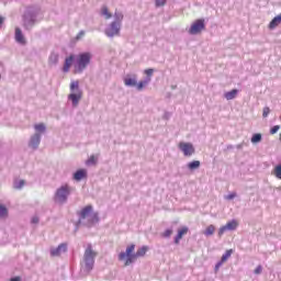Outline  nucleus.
<instances>
[{
  "mask_svg": "<svg viewBox=\"0 0 281 281\" xmlns=\"http://www.w3.org/2000/svg\"><path fill=\"white\" fill-rule=\"evenodd\" d=\"M70 193L71 189L69 188V186H63L57 190L55 194V200L57 201V203H65V201H67V196H69Z\"/></svg>",
  "mask_w": 281,
  "mask_h": 281,
  "instance_id": "423d86ee",
  "label": "nucleus"
},
{
  "mask_svg": "<svg viewBox=\"0 0 281 281\" xmlns=\"http://www.w3.org/2000/svg\"><path fill=\"white\" fill-rule=\"evenodd\" d=\"M144 74H145L146 76H148V78H150V76H153V74H155V69H153V68L146 69V70L144 71Z\"/></svg>",
  "mask_w": 281,
  "mask_h": 281,
  "instance_id": "2f4dec72",
  "label": "nucleus"
},
{
  "mask_svg": "<svg viewBox=\"0 0 281 281\" xmlns=\"http://www.w3.org/2000/svg\"><path fill=\"white\" fill-rule=\"evenodd\" d=\"M203 30H205V20L198 19L191 24V27L189 29V34H192V35L201 34Z\"/></svg>",
  "mask_w": 281,
  "mask_h": 281,
  "instance_id": "0eeeda50",
  "label": "nucleus"
},
{
  "mask_svg": "<svg viewBox=\"0 0 281 281\" xmlns=\"http://www.w3.org/2000/svg\"><path fill=\"white\" fill-rule=\"evenodd\" d=\"M281 23V20L280 18L277 15L274 16L271 22L269 23L268 27L269 30H276V27H278V25H280Z\"/></svg>",
  "mask_w": 281,
  "mask_h": 281,
  "instance_id": "a211bd4d",
  "label": "nucleus"
},
{
  "mask_svg": "<svg viewBox=\"0 0 281 281\" xmlns=\"http://www.w3.org/2000/svg\"><path fill=\"white\" fill-rule=\"evenodd\" d=\"M236 95H238V90L237 89H233V90L226 92L224 94V98H226L227 100H234V98H236Z\"/></svg>",
  "mask_w": 281,
  "mask_h": 281,
  "instance_id": "aec40b11",
  "label": "nucleus"
},
{
  "mask_svg": "<svg viewBox=\"0 0 281 281\" xmlns=\"http://www.w3.org/2000/svg\"><path fill=\"white\" fill-rule=\"evenodd\" d=\"M186 234H188V226H183L181 229L178 231V234L175 238L176 245H179V243L181 241V238H183Z\"/></svg>",
  "mask_w": 281,
  "mask_h": 281,
  "instance_id": "4468645a",
  "label": "nucleus"
},
{
  "mask_svg": "<svg viewBox=\"0 0 281 281\" xmlns=\"http://www.w3.org/2000/svg\"><path fill=\"white\" fill-rule=\"evenodd\" d=\"M280 131V125H274L271 130H270V134L271 135H276V133H278Z\"/></svg>",
  "mask_w": 281,
  "mask_h": 281,
  "instance_id": "7c9ffc66",
  "label": "nucleus"
},
{
  "mask_svg": "<svg viewBox=\"0 0 281 281\" xmlns=\"http://www.w3.org/2000/svg\"><path fill=\"white\" fill-rule=\"evenodd\" d=\"M15 41L16 43H20V45H25L26 43L23 32L19 27H15Z\"/></svg>",
  "mask_w": 281,
  "mask_h": 281,
  "instance_id": "f8f14e48",
  "label": "nucleus"
},
{
  "mask_svg": "<svg viewBox=\"0 0 281 281\" xmlns=\"http://www.w3.org/2000/svg\"><path fill=\"white\" fill-rule=\"evenodd\" d=\"M221 266H222V265L218 266V262H217V265L215 266L216 271H218V268H220Z\"/></svg>",
  "mask_w": 281,
  "mask_h": 281,
  "instance_id": "ea45409f",
  "label": "nucleus"
},
{
  "mask_svg": "<svg viewBox=\"0 0 281 281\" xmlns=\"http://www.w3.org/2000/svg\"><path fill=\"white\" fill-rule=\"evenodd\" d=\"M98 161V159L95 158V156H90V158L86 161L87 166H92L95 165Z\"/></svg>",
  "mask_w": 281,
  "mask_h": 281,
  "instance_id": "cd10ccee",
  "label": "nucleus"
},
{
  "mask_svg": "<svg viewBox=\"0 0 281 281\" xmlns=\"http://www.w3.org/2000/svg\"><path fill=\"white\" fill-rule=\"evenodd\" d=\"M65 251H67V244H60L57 248L50 250V255L56 257L60 256V254H65Z\"/></svg>",
  "mask_w": 281,
  "mask_h": 281,
  "instance_id": "9b49d317",
  "label": "nucleus"
},
{
  "mask_svg": "<svg viewBox=\"0 0 281 281\" xmlns=\"http://www.w3.org/2000/svg\"><path fill=\"white\" fill-rule=\"evenodd\" d=\"M91 63V54L90 53H82L77 58V69L78 71H85L87 69V65Z\"/></svg>",
  "mask_w": 281,
  "mask_h": 281,
  "instance_id": "20e7f679",
  "label": "nucleus"
},
{
  "mask_svg": "<svg viewBox=\"0 0 281 281\" xmlns=\"http://www.w3.org/2000/svg\"><path fill=\"white\" fill-rule=\"evenodd\" d=\"M122 24L117 22H112L110 26L105 30L106 36L113 37L120 35V27Z\"/></svg>",
  "mask_w": 281,
  "mask_h": 281,
  "instance_id": "9d476101",
  "label": "nucleus"
},
{
  "mask_svg": "<svg viewBox=\"0 0 281 281\" xmlns=\"http://www.w3.org/2000/svg\"><path fill=\"white\" fill-rule=\"evenodd\" d=\"M0 218H8V207L5 205H0Z\"/></svg>",
  "mask_w": 281,
  "mask_h": 281,
  "instance_id": "b1692460",
  "label": "nucleus"
},
{
  "mask_svg": "<svg viewBox=\"0 0 281 281\" xmlns=\"http://www.w3.org/2000/svg\"><path fill=\"white\" fill-rule=\"evenodd\" d=\"M79 216H80V218H88L89 223H98V213L93 212L92 205L85 206L79 212Z\"/></svg>",
  "mask_w": 281,
  "mask_h": 281,
  "instance_id": "7ed1b4c3",
  "label": "nucleus"
},
{
  "mask_svg": "<svg viewBox=\"0 0 281 281\" xmlns=\"http://www.w3.org/2000/svg\"><path fill=\"white\" fill-rule=\"evenodd\" d=\"M162 236L165 238H170V236H172V229H167L164 232Z\"/></svg>",
  "mask_w": 281,
  "mask_h": 281,
  "instance_id": "72a5a7b5",
  "label": "nucleus"
},
{
  "mask_svg": "<svg viewBox=\"0 0 281 281\" xmlns=\"http://www.w3.org/2000/svg\"><path fill=\"white\" fill-rule=\"evenodd\" d=\"M233 199H236V192L229 193L228 195L225 196L226 201H232Z\"/></svg>",
  "mask_w": 281,
  "mask_h": 281,
  "instance_id": "473e14b6",
  "label": "nucleus"
},
{
  "mask_svg": "<svg viewBox=\"0 0 281 281\" xmlns=\"http://www.w3.org/2000/svg\"><path fill=\"white\" fill-rule=\"evenodd\" d=\"M148 82H150V78H147L146 80L136 83L137 90L142 91V89H144V87H146V85H148Z\"/></svg>",
  "mask_w": 281,
  "mask_h": 281,
  "instance_id": "393cba45",
  "label": "nucleus"
},
{
  "mask_svg": "<svg viewBox=\"0 0 281 281\" xmlns=\"http://www.w3.org/2000/svg\"><path fill=\"white\" fill-rule=\"evenodd\" d=\"M258 142H262V135L261 134H255L251 137V143L252 144H258Z\"/></svg>",
  "mask_w": 281,
  "mask_h": 281,
  "instance_id": "bb28decb",
  "label": "nucleus"
},
{
  "mask_svg": "<svg viewBox=\"0 0 281 281\" xmlns=\"http://www.w3.org/2000/svg\"><path fill=\"white\" fill-rule=\"evenodd\" d=\"M40 144H41V134L33 135L30 142L31 148H38Z\"/></svg>",
  "mask_w": 281,
  "mask_h": 281,
  "instance_id": "dca6fc26",
  "label": "nucleus"
},
{
  "mask_svg": "<svg viewBox=\"0 0 281 281\" xmlns=\"http://www.w3.org/2000/svg\"><path fill=\"white\" fill-rule=\"evenodd\" d=\"M95 256H97L95 251H93V249H91V245H89L85 251V262H86V269L88 271H91V269H93Z\"/></svg>",
  "mask_w": 281,
  "mask_h": 281,
  "instance_id": "39448f33",
  "label": "nucleus"
},
{
  "mask_svg": "<svg viewBox=\"0 0 281 281\" xmlns=\"http://www.w3.org/2000/svg\"><path fill=\"white\" fill-rule=\"evenodd\" d=\"M23 186H25V181L24 180H20L18 184H15V188L18 190H21V188H23Z\"/></svg>",
  "mask_w": 281,
  "mask_h": 281,
  "instance_id": "c9c22d12",
  "label": "nucleus"
},
{
  "mask_svg": "<svg viewBox=\"0 0 281 281\" xmlns=\"http://www.w3.org/2000/svg\"><path fill=\"white\" fill-rule=\"evenodd\" d=\"M101 14L102 16H104L105 19H111L113 16V14H111L109 12V8L108 7H102L101 8Z\"/></svg>",
  "mask_w": 281,
  "mask_h": 281,
  "instance_id": "5701e85b",
  "label": "nucleus"
},
{
  "mask_svg": "<svg viewBox=\"0 0 281 281\" xmlns=\"http://www.w3.org/2000/svg\"><path fill=\"white\" fill-rule=\"evenodd\" d=\"M279 137H280V139H281V133H280Z\"/></svg>",
  "mask_w": 281,
  "mask_h": 281,
  "instance_id": "a19ab883",
  "label": "nucleus"
},
{
  "mask_svg": "<svg viewBox=\"0 0 281 281\" xmlns=\"http://www.w3.org/2000/svg\"><path fill=\"white\" fill-rule=\"evenodd\" d=\"M269 113H271V109L269 106L263 108L262 117H269Z\"/></svg>",
  "mask_w": 281,
  "mask_h": 281,
  "instance_id": "c756f323",
  "label": "nucleus"
},
{
  "mask_svg": "<svg viewBox=\"0 0 281 281\" xmlns=\"http://www.w3.org/2000/svg\"><path fill=\"white\" fill-rule=\"evenodd\" d=\"M82 36H85V31H81L78 33L77 41H80V38H82Z\"/></svg>",
  "mask_w": 281,
  "mask_h": 281,
  "instance_id": "58836bf2",
  "label": "nucleus"
},
{
  "mask_svg": "<svg viewBox=\"0 0 281 281\" xmlns=\"http://www.w3.org/2000/svg\"><path fill=\"white\" fill-rule=\"evenodd\" d=\"M232 254H234V249L226 250L225 254L222 256L221 261L218 262V266L224 265V262H227V260L232 258Z\"/></svg>",
  "mask_w": 281,
  "mask_h": 281,
  "instance_id": "f3484780",
  "label": "nucleus"
},
{
  "mask_svg": "<svg viewBox=\"0 0 281 281\" xmlns=\"http://www.w3.org/2000/svg\"><path fill=\"white\" fill-rule=\"evenodd\" d=\"M133 251H135L134 244L127 246L125 252H121L119 255V260H121V261L125 260L124 267H128V266L133 265V262L135 260H137L138 258H144V256H146V252L148 251V246L140 247L136 251V254H133Z\"/></svg>",
  "mask_w": 281,
  "mask_h": 281,
  "instance_id": "f257e3e1",
  "label": "nucleus"
},
{
  "mask_svg": "<svg viewBox=\"0 0 281 281\" xmlns=\"http://www.w3.org/2000/svg\"><path fill=\"white\" fill-rule=\"evenodd\" d=\"M35 131H37V133H44L45 125L43 123L36 124L35 125Z\"/></svg>",
  "mask_w": 281,
  "mask_h": 281,
  "instance_id": "c85d7f7f",
  "label": "nucleus"
},
{
  "mask_svg": "<svg viewBox=\"0 0 281 281\" xmlns=\"http://www.w3.org/2000/svg\"><path fill=\"white\" fill-rule=\"evenodd\" d=\"M68 100L71 101L72 106H78L80 100H82V90H80V82L78 80L70 82Z\"/></svg>",
  "mask_w": 281,
  "mask_h": 281,
  "instance_id": "f03ea898",
  "label": "nucleus"
},
{
  "mask_svg": "<svg viewBox=\"0 0 281 281\" xmlns=\"http://www.w3.org/2000/svg\"><path fill=\"white\" fill-rule=\"evenodd\" d=\"M161 5H166V0H156V7L161 8Z\"/></svg>",
  "mask_w": 281,
  "mask_h": 281,
  "instance_id": "f704fd0d",
  "label": "nucleus"
},
{
  "mask_svg": "<svg viewBox=\"0 0 281 281\" xmlns=\"http://www.w3.org/2000/svg\"><path fill=\"white\" fill-rule=\"evenodd\" d=\"M74 55H70L69 57H67L65 59V64H64V68H63V71L65 74H67V71H69V69H71V65H74Z\"/></svg>",
  "mask_w": 281,
  "mask_h": 281,
  "instance_id": "2eb2a0df",
  "label": "nucleus"
},
{
  "mask_svg": "<svg viewBox=\"0 0 281 281\" xmlns=\"http://www.w3.org/2000/svg\"><path fill=\"white\" fill-rule=\"evenodd\" d=\"M38 216H34L32 220H31V223H33V225H36L38 224Z\"/></svg>",
  "mask_w": 281,
  "mask_h": 281,
  "instance_id": "4c0bfd02",
  "label": "nucleus"
},
{
  "mask_svg": "<svg viewBox=\"0 0 281 281\" xmlns=\"http://www.w3.org/2000/svg\"><path fill=\"white\" fill-rule=\"evenodd\" d=\"M179 149L183 153L184 157H192L195 153L194 145L192 143H179Z\"/></svg>",
  "mask_w": 281,
  "mask_h": 281,
  "instance_id": "6e6552de",
  "label": "nucleus"
},
{
  "mask_svg": "<svg viewBox=\"0 0 281 281\" xmlns=\"http://www.w3.org/2000/svg\"><path fill=\"white\" fill-rule=\"evenodd\" d=\"M188 168H189V170H196V169L201 168V161L193 160L188 164Z\"/></svg>",
  "mask_w": 281,
  "mask_h": 281,
  "instance_id": "4be33fe9",
  "label": "nucleus"
},
{
  "mask_svg": "<svg viewBox=\"0 0 281 281\" xmlns=\"http://www.w3.org/2000/svg\"><path fill=\"white\" fill-rule=\"evenodd\" d=\"M214 232H216V227L214 225H209L203 232L204 236H213Z\"/></svg>",
  "mask_w": 281,
  "mask_h": 281,
  "instance_id": "412c9836",
  "label": "nucleus"
},
{
  "mask_svg": "<svg viewBox=\"0 0 281 281\" xmlns=\"http://www.w3.org/2000/svg\"><path fill=\"white\" fill-rule=\"evenodd\" d=\"M255 273H256V276H260V273H262V266H258V267L255 269Z\"/></svg>",
  "mask_w": 281,
  "mask_h": 281,
  "instance_id": "e433bc0d",
  "label": "nucleus"
},
{
  "mask_svg": "<svg viewBox=\"0 0 281 281\" xmlns=\"http://www.w3.org/2000/svg\"><path fill=\"white\" fill-rule=\"evenodd\" d=\"M238 227V221L233 220L226 223V225L221 226L218 229V236H223L226 232H234V229H237Z\"/></svg>",
  "mask_w": 281,
  "mask_h": 281,
  "instance_id": "1a4fd4ad",
  "label": "nucleus"
},
{
  "mask_svg": "<svg viewBox=\"0 0 281 281\" xmlns=\"http://www.w3.org/2000/svg\"><path fill=\"white\" fill-rule=\"evenodd\" d=\"M124 85L126 87H137V79L135 77L134 78L126 77L124 79Z\"/></svg>",
  "mask_w": 281,
  "mask_h": 281,
  "instance_id": "6ab92c4d",
  "label": "nucleus"
},
{
  "mask_svg": "<svg viewBox=\"0 0 281 281\" xmlns=\"http://www.w3.org/2000/svg\"><path fill=\"white\" fill-rule=\"evenodd\" d=\"M75 181H82V179H87V169H79L74 173Z\"/></svg>",
  "mask_w": 281,
  "mask_h": 281,
  "instance_id": "ddd939ff",
  "label": "nucleus"
},
{
  "mask_svg": "<svg viewBox=\"0 0 281 281\" xmlns=\"http://www.w3.org/2000/svg\"><path fill=\"white\" fill-rule=\"evenodd\" d=\"M114 18H115L114 23H120V25H122V21L124 20V14L120 12H115Z\"/></svg>",
  "mask_w": 281,
  "mask_h": 281,
  "instance_id": "a878e982",
  "label": "nucleus"
}]
</instances>
